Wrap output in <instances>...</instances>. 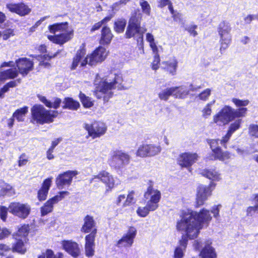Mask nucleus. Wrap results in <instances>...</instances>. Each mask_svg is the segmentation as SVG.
Here are the masks:
<instances>
[{
    "label": "nucleus",
    "mask_w": 258,
    "mask_h": 258,
    "mask_svg": "<svg viewBox=\"0 0 258 258\" xmlns=\"http://www.w3.org/2000/svg\"><path fill=\"white\" fill-rule=\"evenodd\" d=\"M212 217L210 211L203 209L199 213L191 210L182 211L176 221V229L186 234L189 239L196 238L202 229L203 224L210 222Z\"/></svg>",
    "instance_id": "1"
},
{
    "label": "nucleus",
    "mask_w": 258,
    "mask_h": 258,
    "mask_svg": "<svg viewBox=\"0 0 258 258\" xmlns=\"http://www.w3.org/2000/svg\"><path fill=\"white\" fill-rule=\"evenodd\" d=\"M122 81L120 74H109L107 76H104L101 74H97L94 81L96 86V94L99 98H103L105 102H107L112 97V90L115 89L116 84H120Z\"/></svg>",
    "instance_id": "2"
},
{
    "label": "nucleus",
    "mask_w": 258,
    "mask_h": 258,
    "mask_svg": "<svg viewBox=\"0 0 258 258\" xmlns=\"http://www.w3.org/2000/svg\"><path fill=\"white\" fill-rule=\"evenodd\" d=\"M141 16L140 14L133 16L130 19L128 25L125 32V36L126 38L135 37L137 35L138 37V42H140L141 44L143 42V34L146 31V29L141 27L140 26ZM140 48L141 53H144V50L142 45Z\"/></svg>",
    "instance_id": "3"
},
{
    "label": "nucleus",
    "mask_w": 258,
    "mask_h": 258,
    "mask_svg": "<svg viewBox=\"0 0 258 258\" xmlns=\"http://www.w3.org/2000/svg\"><path fill=\"white\" fill-rule=\"evenodd\" d=\"M68 23L55 24L49 26V29L51 33H55L56 32H61L60 34L55 35H49L48 38L51 41L58 44H62L71 39L73 36V32L67 31Z\"/></svg>",
    "instance_id": "4"
},
{
    "label": "nucleus",
    "mask_w": 258,
    "mask_h": 258,
    "mask_svg": "<svg viewBox=\"0 0 258 258\" xmlns=\"http://www.w3.org/2000/svg\"><path fill=\"white\" fill-rule=\"evenodd\" d=\"M32 119L36 123L44 124L53 121L57 112L47 110L42 105H35L31 108Z\"/></svg>",
    "instance_id": "5"
},
{
    "label": "nucleus",
    "mask_w": 258,
    "mask_h": 258,
    "mask_svg": "<svg viewBox=\"0 0 258 258\" xmlns=\"http://www.w3.org/2000/svg\"><path fill=\"white\" fill-rule=\"evenodd\" d=\"M107 55V52L105 48L103 47H99L94 52L88 55L81 62V65L85 66L87 64L93 66L95 65L98 62L103 61Z\"/></svg>",
    "instance_id": "6"
},
{
    "label": "nucleus",
    "mask_w": 258,
    "mask_h": 258,
    "mask_svg": "<svg viewBox=\"0 0 258 258\" xmlns=\"http://www.w3.org/2000/svg\"><path fill=\"white\" fill-rule=\"evenodd\" d=\"M231 27L228 23L222 22L218 26V33L220 36L221 44V49H226L229 45L231 41L230 34Z\"/></svg>",
    "instance_id": "7"
},
{
    "label": "nucleus",
    "mask_w": 258,
    "mask_h": 258,
    "mask_svg": "<svg viewBox=\"0 0 258 258\" xmlns=\"http://www.w3.org/2000/svg\"><path fill=\"white\" fill-rule=\"evenodd\" d=\"M232 112L231 107L225 106L213 116V122L218 125H223L228 123L233 119Z\"/></svg>",
    "instance_id": "8"
},
{
    "label": "nucleus",
    "mask_w": 258,
    "mask_h": 258,
    "mask_svg": "<svg viewBox=\"0 0 258 258\" xmlns=\"http://www.w3.org/2000/svg\"><path fill=\"white\" fill-rule=\"evenodd\" d=\"M216 184L211 182L209 186L200 185L197 188L196 196V207H198L204 204L208 198L212 195V191Z\"/></svg>",
    "instance_id": "9"
},
{
    "label": "nucleus",
    "mask_w": 258,
    "mask_h": 258,
    "mask_svg": "<svg viewBox=\"0 0 258 258\" xmlns=\"http://www.w3.org/2000/svg\"><path fill=\"white\" fill-rule=\"evenodd\" d=\"M9 209V212L14 215L25 219L30 214L31 207L28 204L14 202L10 204Z\"/></svg>",
    "instance_id": "10"
},
{
    "label": "nucleus",
    "mask_w": 258,
    "mask_h": 258,
    "mask_svg": "<svg viewBox=\"0 0 258 258\" xmlns=\"http://www.w3.org/2000/svg\"><path fill=\"white\" fill-rule=\"evenodd\" d=\"M130 161V156L121 151L113 152L109 159V164L116 168H120L127 165Z\"/></svg>",
    "instance_id": "11"
},
{
    "label": "nucleus",
    "mask_w": 258,
    "mask_h": 258,
    "mask_svg": "<svg viewBox=\"0 0 258 258\" xmlns=\"http://www.w3.org/2000/svg\"><path fill=\"white\" fill-rule=\"evenodd\" d=\"M137 233V231L135 227H130L127 232L116 242V246L119 248L131 247L134 243Z\"/></svg>",
    "instance_id": "12"
},
{
    "label": "nucleus",
    "mask_w": 258,
    "mask_h": 258,
    "mask_svg": "<svg viewBox=\"0 0 258 258\" xmlns=\"http://www.w3.org/2000/svg\"><path fill=\"white\" fill-rule=\"evenodd\" d=\"M100 180L104 183L107 190H111L115 186L116 179L110 174L105 171L100 172L98 175H94L90 180V183Z\"/></svg>",
    "instance_id": "13"
},
{
    "label": "nucleus",
    "mask_w": 258,
    "mask_h": 258,
    "mask_svg": "<svg viewBox=\"0 0 258 258\" xmlns=\"http://www.w3.org/2000/svg\"><path fill=\"white\" fill-rule=\"evenodd\" d=\"M85 128L88 131L89 135L93 139L102 136L107 130L105 124L101 122H95L91 124H86Z\"/></svg>",
    "instance_id": "14"
},
{
    "label": "nucleus",
    "mask_w": 258,
    "mask_h": 258,
    "mask_svg": "<svg viewBox=\"0 0 258 258\" xmlns=\"http://www.w3.org/2000/svg\"><path fill=\"white\" fill-rule=\"evenodd\" d=\"M69 195L68 191H61L58 195L53 197L48 200L45 204L41 208L42 216H45L52 211L53 205L62 200L65 196Z\"/></svg>",
    "instance_id": "15"
},
{
    "label": "nucleus",
    "mask_w": 258,
    "mask_h": 258,
    "mask_svg": "<svg viewBox=\"0 0 258 258\" xmlns=\"http://www.w3.org/2000/svg\"><path fill=\"white\" fill-rule=\"evenodd\" d=\"M198 155L195 153L185 152L180 154L177 159L178 164L183 167H189L195 163Z\"/></svg>",
    "instance_id": "16"
},
{
    "label": "nucleus",
    "mask_w": 258,
    "mask_h": 258,
    "mask_svg": "<svg viewBox=\"0 0 258 258\" xmlns=\"http://www.w3.org/2000/svg\"><path fill=\"white\" fill-rule=\"evenodd\" d=\"M78 174L77 171H68L59 174L56 178V184L59 188H62L65 185H70L73 178Z\"/></svg>",
    "instance_id": "17"
},
{
    "label": "nucleus",
    "mask_w": 258,
    "mask_h": 258,
    "mask_svg": "<svg viewBox=\"0 0 258 258\" xmlns=\"http://www.w3.org/2000/svg\"><path fill=\"white\" fill-rule=\"evenodd\" d=\"M16 64L19 73L23 76H26L33 70V63L27 58H21L16 60Z\"/></svg>",
    "instance_id": "18"
},
{
    "label": "nucleus",
    "mask_w": 258,
    "mask_h": 258,
    "mask_svg": "<svg viewBox=\"0 0 258 258\" xmlns=\"http://www.w3.org/2000/svg\"><path fill=\"white\" fill-rule=\"evenodd\" d=\"M181 238L179 240L178 245L175 247L173 257L182 258L186 248L188 236L185 233H182Z\"/></svg>",
    "instance_id": "19"
},
{
    "label": "nucleus",
    "mask_w": 258,
    "mask_h": 258,
    "mask_svg": "<svg viewBox=\"0 0 258 258\" xmlns=\"http://www.w3.org/2000/svg\"><path fill=\"white\" fill-rule=\"evenodd\" d=\"M61 245L68 253L74 257H76L80 253V249L77 243L72 240H63Z\"/></svg>",
    "instance_id": "20"
},
{
    "label": "nucleus",
    "mask_w": 258,
    "mask_h": 258,
    "mask_svg": "<svg viewBox=\"0 0 258 258\" xmlns=\"http://www.w3.org/2000/svg\"><path fill=\"white\" fill-rule=\"evenodd\" d=\"M7 8L11 12L16 13L21 16L28 15L31 11V9L23 3L10 4L7 5Z\"/></svg>",
    "instance_id": "21"
},
{
    "label": "nucleus",
    "mask_w": 258,
    "mask_h": 258,
    "mask_svg": "<svg viewBox=\"0 0 258 258\" xmlns=\"http://www.w3.org/2000/svg\"><path fill=\"white\" fill-rule=\"evenodd\" d=\"M201 258H217L215 248L212 246V242L208 240L200 253Z\"/></svg>",
    "instance_id": "22"
},
{
    "label": "nucleus",
    "mask_w": 258,
    "mask_h": 258,
    "mask_svg": "<svg viewBox=\"0 0 258 258\" xmlns=\"http://www.w3.org/2000/svg\"><path fill=\"white\" fill-rule=\"evenodd\" d=\"M52 177H49L43 181L41 188L37 192V198L39 201H44L46 199L48 190L52 184Z\"/></svg>",
    "instance_id": "23"
},
{
    "label": "nucleus",
    "mask_w": 258,
    "mask_h": 258,
    "mask_svg": "<svg viewBox=\"0 0 258 258\" xmlns=\"http://www.w3.org/2000/svg\"><path fill=\"white\" fill-rule=\"evenodd\" d=\"M161 197L160 191L152 186H149L144 194V198L146 200L159 202Z\"/></svg>",
    "instance_id": "24"
},
{
    "label": "nucleus",
    "mask_w": 258,
    "mask_h": 258,
    "mask_svg": "<svg viewBox=\"0 0 258 258\" xmlns=\"http://www.w3.org/2000/svg\"><path fill=\"white\" fill-rule=\"evenodd\" d=\"M86 49L85 46L82 44L79 49L77 51V53L74 57L72 63V69H75L79 64H81V62L83 60L85 57ZM81 66L83 67L82 65Z\"/></svg>",
    "instance_id": "25"
},
{
    "label": "nucleus",
    "mask_w": 258,
    "mask_h": 258,
    "mask_svg": "<svg viewBox=\"0 0 258 258\" xmlns=\"http://www.w3.org/2000/svg\"><path fill=\"white\" fill-rule=\"evenodd\" d=\"M19 72L16 68L1 71L0 72V80L5 81L8 79H13L18 76Z\"/></svg>",
    "instance_id": "26"
},
{
    "label": "nucleus",
    "mask_w": 258,
    "mask_h": 258,
    "mask_svg": "<svg viewBox=\"0 0 258 258\" xmlns=\"http://www.w3.org/2000/svg\"><path fill=\"white\" fill-rule=\"evenodd\" d=\"M231 158V154L228 151H223L221 149L218 150L214 154H213L210 159L219 160L220 161L227 163Z\"/></svg>",
    "instance_id": "27"
},
{
    "label": "nucleus",
    "mask_w": 258,
    "mask_h": 258,
    "mask_svg": "<svg viewBox=\"0 0 258 258\" xmlns=\"http://www.w3.org/2000/svg\"><path fill=\"white\" fill-rule=\"evenodd\" d=\"M172 88L175 89L173 93V96L175 97L176 98H185L189 94L188 88L185 86Z\"/></svg>",
    "instance_id": "28"
},
{
    "label": "nucleus",
    "mask_w": 258,
    "mask_h": 258,
    "mask_svg": "<svg viewBox=\"0 0 258 258\" xmlns=\"http://www.w3.org/2000/svg\"><path fill=\"white\" fill-rule=\"evenodd\" d=\"M16 242L12 246V250L14 252H17L21 254H24L27 250V247L25 243L26 240L18 238L15 239Z\"/></svg>",
    "instance_id": "29"
},
{
    "label": "nucleus",
    "mask_w": 258,
    "mask_h": 258,
    "mask_svg": "<svg viewBox=\"0 0 258 258\" xmlns=\"http://www.w3.org/2000/svg\"><path fill=\"white\" fill-rule=\"evenodd\" d=\"M178 62L175 57L170 58L168 61L163 62L165 69L172 75L176 74Z\"/></svg>",
    "instance_id": "30"
},
{
    "label": "nucleus",
    "mask_w": 258,
    "mask_h": 258,
    "mask_svg": "<svg viewBox=\"0 0 258 258\" xmlns=\"http://www.w3.org/2000/svg\"><path fill=\"white\" fill-rule=\"evenodd\" d=\"M84 223L81 228V231L85 233L90 232L95 226V223L93 217L87 215L84 219Z\"/></svg>",
    "instance_id": "31"
},
{
    "label": "nucleus",
    "mask_w": 258,
    "mask_h": 258,
    "mask_svg": "<svg viewBox=\"0 0 258 258\" xmlns=\"http://www.w3.org/2000/svg\"><path fill=\"white\" fill-rule=\"evenodd\" d=\"M202 174L204 176L213 181H218L221 179L220 174L215 169H207L203 171Z\"/></svg>",
    "instance_id": "32"
},
{
    "label": "nucleus",
    "mask_w": 258,
    "mask_h": 258,
    "mask_svg": "<svg viewBox=\"0 0 258 258\" xmlns=\"http://www.w3.org/2000/svg\"><path fill=\"white\" fill-rule=\"evenodd\" d=\"M113 35L109 28L103 27L102 30L100 43L102 44H108L110 42Z\"/></svg>",
    "instance_id": "33"
},
{
    "label": "nucleus",
    "mask_w": 258,
    "mask_h": 258,
    "mask_svg": "<svg viewBox=\"0 0 258 258\" xmlns=\"http://www.w3.org/2000/svg\"><path fill=\"white\" fill-rule=\"evenodd\" d=\"M38 98L40 101L43 103L47 107L49 108L53 107L55 109L59 107L61 102V100L57 98L55 99L53 103L48 101L44 96L39 95Z\"/></svg>",
    "instance_id": "34"
},
{
    "label": "nucleus",
    "mask_w": 258,
    "mask_h": 258,
    "mask_svg": "<svg viewBox=\"0 0 258 258\" xmlns=\"http://www.w3.org/2000/svg\"><path fill=\"white\" fill-rule=\"evenodd\" d=\"M136 194L134 190H130L126 196L125 200L122 203V208H125L134 204L136 202Z\"/></svg>",
    "instance_id": "35"
},
{
    "label": "nucleus",
    "mask_w": 258,
    "mask_h": 258,
    "mask_svg": "<svg viewBox=\"0 0 258 258\" xmlns=\"http://www.w3.org/2000/svg\"><path fill=\"white\" fill-rule=\"evenodd\" d=\"M29 226L28 225H24L21 226L19 229L18 232L14 235H13L15 239H23L24 240H26V236L28 235L29 233Z\"/></svg>",
    "instance_id": "36"
},
{
    "label": "nucleus",
    "mask_w": 258,
    "mask_h": 258,
    "mask_svg": "<svg viewBox=\"0 0 258 258\" xmlns=\"http://www.w3.org/2000/svg\"><path fill=\"white\" fill-rule=\"evenodd\" d=\"M63 103L64 105V108H68L71 110H77L80 107V104L78 102L75 101L71 98H66Z\"/></svg>",
    "instance_id": "37"
},
{
    "label": "nucleus",
    "mask_w": 258,
    "mask_h": 258,
    "mask_svg": "<svg viewBox=\"0 0 258 258\" xmlns=\"http://www.w3.org/2000/svg\"><path fill=\"white\" fill-rule=\"evenodd\" d=\"M174 90L172 87L162 90L158 94L159 98L161 100L167 101L170 96H173Z\"/></svg>",
    "instance_id": "38"
},
{
    "label": "nucleus",
    "mask_w": 258,
    "mask_h": 258,
    "mask_svg": "<svg viewBox=\"0 0 258 258\" xmlns=\"http://www.w3.org/2000/svg\"><path fill=\"white\" fill-rule=\"evenodd\" d=\"M254 201V205L247 207L246 210V216L247 217H252L255 213H258V195L255 196Z\"/></svg>",
    "instance_id": "39"
},
{
    "label": "nucleus",
    "mask_w": 258,
    "mask_h": 258,
    "mask_svg": "<svg viewBox=\"0 0 258 258\" xmlns=\"http://www.w3.org/2000/svg\"><path fill=\"white\" fill-rule=\"evenodd\" d=\"M28 112V107H24L17 109L13 114V117H15L18 121H24L26 114Z\"/></svg>",
    "instance_id": "40"
},
{
    "label": "nucleus",
    "mask_w": 258,
    "mask_h": 258,
    "mask_svg": "<svg viewBox=\"0 0 258 258\" xmlns=\"http://www.w3.org/2000/svg\"><path fill=\"white\" fill-rule=\"evenodd\" d=\"M15 194L14 189L9 184H5L0 190V196L11 197Z\"/></svg>",
    "instance_id": "41"
},
{
    "label": "nucleus",
    "mask_w": 258,
    "mask_h": 258,
    "mask_svg": "<svg viewBox=\"0 0 258 258\" xmlns=\"http://www.w3.org/2000/svg\"><path fill=\"white\" fill-rule=\"evenodd\" d=\"M15 35L14 30L11 28H6L0 31V44L2 43V38L3 40H6Z\"/></svg>",
    "instance_id": "42"
},
{
    "label": "nucleus",
    "mask_w": 258,
    "mask_h": 258,
    "mask_svg": "<svg viewBox=\"0 0 258 258\" xmlns=\"http://www.w3.org/2000/svg\"><path fill=\"white\" fill-rule=\"evenodd\" d=\"M149 157L154 156L159 154L162 150L160 145L155 144H148Z\"/></svg>",
    "instance_id": "43"
},
{
    "label": "nucleus",
    "mask_w": 258,
    "mask_h": 258,
    "mask_svg": "<svg viewBox=\"0 0 258 258\" xmlns=\"http://www.w3.org/2000/svg\"><path fill=\"white\" fill-rule=\"evenodd\" d=\"M136 155L140 157H149L148 144L141 145L137 151Z\"/></svg>",
    "instance_id": "44"
},
{
    "label": "nucleus",
    "mask_w": 258,
    "mask_h": 258,
    "mask_svg": "<svg viewBox=\"0 0 258 258\" xmlns=\"http://www.w3.org/2000/svg\"><path fill=\"white\" fill-rule=\"evenodd\" d=\"M215 100H213L207 103L202 110V115L205 118H208L212 113V107L215 103Z\"/></svg>",
    "instance_id": "45"
},
{
    "label": "nucleus",
    "mask_w": 258,
    "mask_h": 258,
    "mask_svg": "<svg viewBox=\"0 0 258 258\" xmlns=\"http://www.w3.org/2000/svg\"><path fill=\"white\" fill-rule=\"evenodd\" d=\"M38 258H63V254L61 253H58L54 255L51 250L48 249L40 255Z\"/></svg>",
    "instance_id": "46"
},
{
    "label": "nucleus",
    "mask_w": 258,
    "mask_h": 258,
    "mask_svg": "<svg viewBox=\"0 0 258 258\" xmlns=\"http://www.w3.org/2000/svg\"><path fill=\"white\" fill-rule=\"evenodd\" d=\"M126 26V21L124 19L118 20L114 23V29L119 33L123 32Z\"/></svg>",
    "instance_id": "47"
},
{
    "label": "nucleus",
    "mask_w": 258,
    "mask_h": 258,
    "mask_svg": "<svg viewBox=\"0 0 258 258\" xmlns=\"http://www.w3.org/2000/svg\"><path fill=\"white\" fill-rule=\"evenodd\" d=\"M158 3V7L160 8L164 7L166 6H168V9L171 13L172 14L174 19L176 21L177 20L175 15L174 14V11L173 7L169 0H159Z\"/></svg>",
    "instance_id": "48"
},
{
    "label": "nucleus",
    "mask_w": 258,
    "mask_h": 258,
    "mask_svg": "<svg viewBox=\"0 0 258 258\" xmlns=\"http://www.w3.org/2000/svg\"><path fill=\"white\" fill-rule=\"evenodd\" d=\"M79 97L82 104L85 107L89 108L91 107L93 103L89 97H87L82 92L80 93Z\"/></svg>",
    "instance_id": "49"
},
{
    "label": "nucleus",
    "mask_w": 258,
    "mask_h": 258,
    "mask_svg": "<svg viewBox=\"0 0 258 258\" xmlns=\"http://www.w3.org/2000/svg\"><path fill=\"white\" fill-rule=\"evenodd\" d=\"M96 233V229H94L92 230L91 233L87 235L85 237L86 243L85 245L94 246V240L95 235Z\"/></svg>",
    "instance_id": "50"
},
{
    "label": "nucleus",
    "mask_w": 258,
    "mask_h": 258,
    "mask_svg": "<svg viewBox=\"0 0 258 258\" xmlns=\"http://www.w3.org/2000/svg\"><path fill=\"white\" fill-rule=\"evenodd\" d=\"M212 89L210 88H207L203 91L201 93H199L197 97L199 98V100L206 101H207L209 97L211 95Z\"/></svg>",
    "instance_id": "51"
},
{
    "label": "nucleus",
    "mask_w": 258,
    "mask_h": 258,
    "mask_svg": "<svg viewBox=\"0 0 258 258\" xmlns=\"http://www.w3.org/2000/svg\"><path fill=\"white\" fill-rule=\"evenodd\" d=\"M247 109L246 108H240L237 109L232 108V116L233 119L236 117H243L246 114Z\"/></svg>",
    "instance_id": "52"
},
{
    "label": "nucleus",
    "mask_w": 258,
    "mask_h": 258,
    "mask_svg": "<svg viewBox=\"0 0 258 258\" xmlns=\"http://www.w3.org/2000/svg\"><path fill=\"white\" fill-rule=\"evenodd\" d=\"M150 212H151V211L149 209L146 205L144 207H138L136 211L137 215L139 217L142 218H144L147 216Z\"/></svg>",
    "instance_id": "53"
},
{
    "label": "nucleus",
    "mask_w": 258,
    "mask_h": 258,
    "mask_svg": "<svg viewBox=\"0 0 258 258\" xmlns=\"http://www.w3.org/2000/svg\"><path fill=\"white\" fill-rule=\"evenodd\" d=\"M219 141H220V140L215 139L209 140L208 141L212 151L213 154H214L218 150L221 149L219 147Z\"/></svg>",
    "instance_id": "54"
},
{
    "label": "nucleus",
    "mask_w": 258,
    "mask_h": 258,
    "mask_svg": "<svg viewBox=\"0 0 258 258\" xmlns=\"http://www.w3.org/2000/svg\"><path fill=\"white\" fill-rule=\"evenodd\" d=\"M241 122L242 120L241 119L235 120L230 125L228 132L232 135L233 133L239 128Z\"/></svg>",
    "instance_id": "55"
},
{
    "label": "nucleus",
    "mask_w": 258,
    "mask_h": 258,
    "mask_svg": "<svg viewBox=\"0 0 258 258\" xmlns=\"http://www.w3.org/2000/svg\"><path fill=\"white\" fill-rule=\"evenodd\" d=\"M58 53V52H57L53 55H44L43 56V57H41V58L42 60L40 61L39 64L40 66H44V67H46V68L49 67L50 66V63L45 61L49 60L51 58H53V57H54L55 56H56Z\"/></svg>",
    "instance_id": "56"
},
{
    "label": "nucleus",
    "mask_w": 258,
    "mask_h": 258,
    "mask_svg": "<svg viewBox=\"0 0 258 258\" xmlns=\"http://www.w3.org/2000/svg\"><path fill=\"white\" fill-rule=\"evenodd\" d=\"M248 133L250 136L258 138V125L250 124L248 127Z\"/></svg>",
    "instance_id": "57"
},
{
    "label": "nucleus",
    "mask_w": 258,
    "mask_h": 258,
    "mask_svg": "<svg viewBox=\"0 0 258 258\" xmlns=\"http://www.w3.org/2000/svg\"><path fill=\"white\" fill-rule=\"evenodd\" d=\"M140 4L142 7L143 12L147 15H149L151 8L148 3L144 0H140Z\"/></svg>",
    "instance_id": "58"
},
{
    "label": "nucleus",
    "mask_w": 258,
    "mask_h": 258,
    "mask_svg": "<svg viewBox=\"0 0 258 258\" xmlns=\"http://www.w3.org/2000/svg\"><path fill=\"white\" fill-rule=\"evenodd\" d=\"M232 101L237 107L246 106L249 103L248 100H242L237 98H233Z\"/></svg>",
    "instance_id": "59"
},
{
    "label": "nucleus",
    "mask_w": 258,
    "mask_h": 258,
    "mask_svg": "<svg viewBox=\"0 0 258 258\" xmlns=\"http://www.w3.org/2000/svg\"><path fill=\"white\" fill-rule=\"evenodd\" d=\"M146 206L149 208V209L151 211V212H153L155 211L159 207V202H157L155 201H152L150 200H147Z\"/></svg>",
    "instance_id": "60"
},
{
    "label": "nucleus",
    "mask_w": 258,
    "mask_h": 258,
    "mask_svg": "<svg viewBox=\"0 0 258 258\" xmlns=\"http://www.w3.org/2000/svg\"><path fill=\"white\" fill-rule=\"evenodd\" d=\"M8 210H9V208H7L4 206H0V217L4 221L6 220Z\"/></svg>",
    "instance_id": "61"
},
{
    "label": "nucleus",
    "mask_w": 258,
    "mask_h": 258,
    "mask_svg": "<svg viewBox=\"0 0 258 258\" xmlns=\"http://www.w3.org/2000/svg\"><path fill=\"white\" fill-rule=\"evenodd\" d=\"M126 195L124 194H120L117 196L115 201L114 204L119 206L121 205L122 206V203L125 200Z\"/></svg>",
    "instance_id": "62"
},
{
    "label": "nucleus",
    "mask_w": 258,
    "mask_h": 258,
    "mask_svg": "<svg viewBox=\"0 0 258 258\" xmlns=\"http://www.w3.org/2000/svg\"><path fill=\"white\" fill-rule=\"evenodd\" d=\"M160 58L158 55H155L154 57V60L152 62V69L153 70H157L159 68L160 62Z\"/></svg>",
    "instance_id": "63"
},
{
    "label": "nucleus",
    "mask_w": 258,
    "mask_h": 258,
    "mask_svg": "<svg viewBox=\"0 0 258 258\" xmlns=\"http://www.w3.org/2000/svg\"><path fill=\"white\" fill-rule=\"evenodd\" d=\"M232 134L227 132L226 135L222 138V139L220 140V144L225 148H226V144L229 140L231 138Z\"/></svg>",
    "instance_id": "64"
}]
</instances>
